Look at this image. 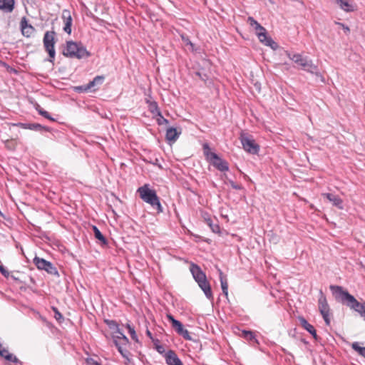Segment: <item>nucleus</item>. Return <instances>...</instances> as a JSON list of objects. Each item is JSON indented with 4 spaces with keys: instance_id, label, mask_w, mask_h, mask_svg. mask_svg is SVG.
<instances>
[{
    "instance_id": "1",
    "label": "nucleus",
    "mask_w": 365,
    "mask_h": 365,
    "mask_svg": "<svg viewBox=\"0 0 365 365\" xmlns=\"http://www.w3.org/2000/svg\"><path fill=\"white\" fill-rule=\"evenodd\" d=\"M329 289L335 300L358 312L365 321V302H359L341 286L330 285Z\"/></svg>"
},
{
    "instance_id": "2",
    "label": "nucleus",
    "mask_w": 365,
    "mask_h": 365,
    "mask_svg": "<svg viewBox=\"0 0 365 365\" xmlns=\"http://www.w3.org/2000/svg\"><path fill=\"white\" fill-rule=\"evenodd\" d=\"M63 55L68 58L82 59L88 58L91 53L86 49L81 42H76L73 41H66V46L64 47Z\"/></svg>"
},
{
    "instance_id": "3",
    "label": "nucleus",
    "mask_w": 365,
    "mask_h": 365,
    "mask_svg": "<svg viewBox=\"0 0 365 365\" xmlns=\"http://www.w3.org/2000/svg\"><path fill=\"white\" fill-rule=\"evenodd\" d=\"M137 192L140 197L146 203L150 204L153 209L156 210L158 213L163 212V207L155 190L150 189L149 185L145 184L140 187Z\"/></svg>"
},
{
    "instance_id": "4",
    "label": "nucleus",
    "mask_w": 365,
    "mask_h": 365,
    "mask_svg": "<svg viewBox=\"0 0 365 365\" xmlns=\"http://www.w3.org/2000/svg\"><path fill=\"white\" fill-rule=\"evenodd\" d=\"M287 56L297 63L299 68L309 72L312 74L319 76L318 66L313 63V61L307 56H303L299 53L291 54L287 53Z\"/></svg>"
},
{
    "instance_id": "5",
    "label": "nucleus",
    "mask_w": 365,
    "mask_h": 365,
    "mask_svg": "<svg viewBox=\"0 0 365 365\" xmlns=\"http://www.w3.org/2000/svg\"><path fill=\"white\" fill-rule=\"evenodd\" d=\"M203 153L206 160L211 163L216 169L221 172L229 170L228 163L222 159L217 154L210 151L208 143H204L202 145Z\"/></svg>"
},
{
    "instance_id": "6",
    "label": "nucleus",
    "mask_w": 365,
    "mask_h": 365,
    "mask_svg": "<svg viewBox=\"0 0 365 365\" xmlns=\"http://www.w3.org/2000/svg\"><path fill=\"white\" fill-rule=\"evenodd\" d=\"M320 297L318 300L319 311L322 316L326 325L329 326L331 323V310L329 305L327 302L326 296L322 290L319 292Z\"/></svg>"
},
{
    "instance_id": "7",
    "label": "nucleus",
    "mask_w": 365,
    "mask_h": 365,
    "mask_svg": "<svg viewBox=\"0 0 365 365\" xmlns=\"http://www.w3.org/2000/svg\"><path fill=\"white\" fill-rule=\"evenodd\" d=\"M54 31H46L44 34L43 42L45 50L48 52L49 58L48 61L53 63L56 51H55V41H54Z\"/></svg>"
},
{
    "instance_id": "8",
    "label": "nucleus",
    "mask_w": 365,
    "mask_h": 365,
    "mask_svg": "<svg viewBox=\"0 0 365 365\" xmlns=\"http://www.w3.org/2000/svg\"><path fill=\"white\" fill-rule=\"evenodd\" d=\"M244 150L251 154H257L259 146L255 143L253 138L247 133H242L240 137Z\"/></svg>"
},
{
    "instance_id": "9",
    "label": "nucleus",
    "mask_w": 365,
    "mask_h": 365,
    "mask_svg": "<svg viewBox=\"0 0 365 365\" xmlns=\"http://www.w3.org/2000/svg\"><path fill=\"white\" fill-rule=\"evenodd\" d=\"M167 318L172 324V327L180 336H182L186 340H192L190 332L187 329H184L183 324L180 321L175 319L170 314H167Z\"/></svg>"
},
{
    "instance_id": "10",
    "label": "nucleus",
    "mask_w": 365,
    "mask_h": 365,
    "mask_svg": "<svg viewBox=\"0 0 365 365\" xmlns=\"http://www.w3.org/2000/svg\"><path fill=\"white\" fill-rule=\"evenodd\" d=\"M20 29L24 37L30 38L34 35L36 29L28 23L26 17L24 16L20 21Z\"/></svg>"
},
{
    "instance_id": "11",
    "label": "nucleus",
    "mask_w": 365,
    "mask_h": 365,
    "mask_svg": "<svg viewBox=\"0 0 365 365\" xmlns=\"http://www.w3.org/2000/svg\"><path fill=\"white\" fill-rule=\"evenodd\" d=\"M61 19H63L64 26H63V31L68 34H71V26H72V22L73 19L71 15V12L68 9H63L62 11V15Z\"/></svg>"
},
{
    "instance_id": "12",
    "label": "nucleus",
    "mask_w": 365,
    "mask_h": 365,
    "mask_svg": "<svg viewBox=\"0 0 365 365\" xmlns=\"http://www.w3.org/2000/svg\"><path fill=\"white\" fill-rule=\"evenodd\" d=\"M190 270L195 280L198 283L206 279L205 274L202 271L201 268L196 264L191 263Z\"/></svg>"
},
{
    "instance_id": "13",
    "label": "nucleus",
    "mask_w": 365,
    "mask_h": 365,
    "mask_svg": "<svg viewBox=\"0 0 365 365\" xmlns=\"http://www.w3.org/2000/svg\"><path fill=\"white\" fill-rule=\"evenodd\" d=\"M181 133V128L170 127L166 130L165 138L168 141L174 143L178 139Z\"/></svg>"
},
{
    "instance_id": "14",
    "label": "nucleus",
    "mask_w": 365,
    "mask_h": 365,
    "mask_svg": "<svg viewBox=\"0 0 365 365\" xmlns=\"http://www.w3.org/2000/svg\"><path fill=\"white\" fill-rule=\"evenodd\" d=\"M166 364L168 365H183L176 353L173 350H169L165 354Z\"/></svg>"
},
{
    "instance_id": "15",
    "label": "nucleus",
    "mask_w": 365,
    "mask_h": 365,
    "mask_svg": "<svg viewBox=\"0 0 365 365\" xmlns=\"http://www.w3.org/2000/svg\"><path fill=\"white\" fill-rule=\"evenodd\" d=\"M322 195L331 202L333 206L339 210L344 209L343 200L338 195L333 193H323Z\"/></svg>"
},
{
    "instance_id": "16",
    "label": "nucleus",
    "mask_w": 365,
    "mask_h": 365,
    "mask_svg": "<svg viewBox=\"0 0 365 365\" xmlns=\"http://www.w3.org/2000/svg\"><path fill=\"white\" fill-rule=\"evenodd\" d=\"M258 38L260 42L264 45L269 46L273 50H276L278 48V44L270 36L267 35V31L264 33L258 34Z\"/></svg>"
},
{
    "instance_id": "17",
    "label": "nucleus",
    "mask_w": 365,
    "mask_h": 365,
    "mask_svg": "<svg viewBox=\"0 0 365 365\" xmlns=\"http://www.w3.org/2000/svg\"><path fill=\"white\" fill-rule=\"evenodd\" d=\"M19 125L21 128H22L29 129V130H35V131H40V132H41L43 130H45V131H47V132H50L51 130V128L47 127V126H43V125H41L39 123H19Z\"/></svg>"
},
{
    "instance_id": "18",
    "label": "nucleus",
    "mask_w": 365,
    "mask_h": 365,
    "mask_svg": "<svg viewBox=\"0 0 365 365\" xmlns=\"http://www.w3.org/2000/svg\"><path fill=\"white\" fill-rule=\"evenodd\" d=\"M299 321L300 325L305 330H307L310 334H312V336L314 337V339L317 340L318 336L317 334V331H316L315 328L312 324H310L307 321V319L303 317H299Z\"/></svg>"
},
{
    "instance_id": "19",
    "label": "nucleus",
    "mask_w": 365,
    "mask_h": 365,
    "mask_svg": "<svg viewBox=\"0 0 365 365\" xmlns=\"http://www.w3.org/2000/svg\"><path fill=\"white\" fill-rule=\"evenodd\" d=\"M15 8V0H0V10L11 13Z\"/></svg>"
},
{
    "instance_id": "20",
    "label": "nucleus",
    "mask_w": 365,
    "mask_h": 365,
    "mask_svg": "<svg viewBox=\"0 0 365 365\" xmlns=\"http://www.w3.org/2000/svg\"><path fill=\"white\" fill-rule=\"evenodd\" d=\"M197 284L199 287L201 288V289L203 291L206 297L209 299H212L213 296L211 290V287L210 283L207 282V278L202 280L201 282H198Z\"/></svg>"
},
{
    "instance_id": "21",
    "label": "nucleus",
    "mask_w": 365,
    "mask_h": 365,
    "mask_svg": "<svg viewBox=\"0 0 365 365\" xmlns=\"http://www.w3.org/2000/svg\"><path fill=\"white\" fill-rule=\"evenodd\" d=\"M339 7L346 12H351L355 10V6L349 0H336Z\"/></svg>"
},
{
    "instance_id": "22",
    "label": "nucleus",
    "mask_w": 365,
    "mask_h": 365,
    "mask_svg": "<svg viewBox=\"0 0 365 365\" xmlns=\"http://www.w3.org/2000/svg\"><path fill=\"white\" fill-rule=\"evenodd\" d=\"M247 22L250 25L254 28L255 30L256 34L258 36V34L264 33L266 29L262 26L253 17L249 16L247 19Z\"/></svg>"
},
{
    "instance_id": "23",
    "label": "nucleus",
    "mask_w": 365,
    "mask_h": 365,
    "mask_svg": "<svg viewBox=\"0 0 365 365\" xmlns=\"http://www.w3.org/2000/svg\"><path fill=\"white\" fill-rule=\"evenodd\" d=\"M220 272V280L221 283V288L222 290V293L227 297L228 295V284L226 277L223 275L222 272L219 269Z\"/></svg>"
},
{
    "instance_id": "24",
    "label": "nucleus",
    "mask_w": 365,
    "mask_h": 365,
    "mask_svg": "<svg viewBox=\"0 0 365 365\" xmlns=\"http://www.w3.org/2000/svg\"><path fill=\"white\" fill-rule=\"evenodd\" d=\"M33 262H34V264L36 266V267L38 269H41V270H44V269L46 268V266H48V261L43 259V258H40L38 257H35L33 259Z\"/></svg>"
},
{
    "instance_id": "25",
    "label": "nucleus",
    "mask_w": 365,
    "mask_h": 365,
    "mask_svg": "<svg viewBox=\"0 0 365 365\" xmlns=\"http://www.w3.org/2000/svg\"><path fill=\"white\" fill-rule=\"evenodd\" d=\"M119 336H113V342L115 344H120L121 346H126L129 343V340L126 336H125L122 331L118 333Z\"/></svg>"
},
{
    "instance_id": "26",
    "label": "nucleus",
    "mask_w": 365,
    "mask_h": 365,
    "mask_svg": "<svg viewBox=\"0 0 365 365\" xmlns=\"http://www.w3.org/2000/svg\"><path fill=\"white\" fill-rule=\"evenodd\" d=\"M147 103H148V110L152 114L154 115H160L161 111L157 102L148 101Z\"/></svg>"
},
{
    "instance_id": "27",
    "label": "nucleus",
    "mask_w": 365,
    "mask_h": 365,
    "mask_svg": "<svg viewBox=\"0 0 365 365\" xmlns=\"http://www.w3.org/2000/svg\"><path fill=\"white\" fill-rule=\"evenodd\" d=\"M104 76H97L87 84V88L92 90L96 86L101 85L104 81Z\"/></svg>"
},
{
    "instance_id": "28",
    "label": "nucleus",
    "mask_w": 365,
    "mask_h": 365,
    "mask_svg": "<svg viewBox=\"0 0 365 365\" xmlns=\"http://www.w3.org/2000/svg\"><path fill=\"white\" fill-rule=\"evenodd\" d=\"M104 322L106 325L113 330H115L116 333H120V329H119L118 324L115 320L110 319H104Z\"/></svg>"
},
{
    "instance_id": "29",
    "label": "nucleus",
    "mask_w": 365,
    "mask_h": 365,
    "mask_svg": "<svg viewBox=\"0 0 365 365\" xmlns=\"http://www.w3.org/2000/svg\"><path fill=\"white\" fill-rule=\"evenodd\" d=\"M205 222L207 225L210 227L211 230L214 233H220V227L218 224L213 223L212 220L210 218H205Z\"/></svg>"
},
{
    "instance_id": "30",
    "label": "nucleus",
    "mask_w": 365,
    "mask_h": 365,
    "mask_svg": "<svg viewBox=\"0 0 365 365\" xmlns=\"http://www.w3.org/2000/svg\"><path fill=\"white\" fill-rule=\"evenodd\" d=\"M44 270L50 274L59 277V273H58L56 267H54L53 264L51 262H48V266H46V268L44 269Z\"/></svg>"
},
{
    "instance_id": "31",
    "label": "nucleus",
    "mask_w": 365,
    "mask_h": 365,
    "mask_svg": "<svg viewBox=\"0 0 365 365\" xmlns=\"http://www.w3.org/2000/svg\"><path fill=\"white\" fill-rule=\"evenodd\" d=\"M351 348L356 351L359 355L364 356L365 358V347H361L359 346V342H354L351 344Z\"/></svg>"
},
{
    "instance_id": "32",
    "label": "nucleus",
    "mask_w": 365,
    "mask_h": 365,
    "mask_svg": "<svg viewBox=\"0 0 365 365\" xmlns=\"http://www.w3.org/2000/svg\"><path fill=\"white\" fill-rule=\"evenodd\" d=\"M242 336L246 339L247 340H249V341H255L256 342H257V340L255 339V335L254 334V332L251 331H246V330H244L242 333Z\"/></svg>"
},
{
    "instance_id": "33",
    "label": "nucleus",
    "mask_w": 365,
    "mask_h": 365,
    "mask_svg": "<svg viewBox=\"0 0 365 365\" xmlns=\"http://www.w3.org/2000/svg\"><path fill=\"white\" fill-rule=\"evenodd\" d=\"M126 328L128 330V332L130 335L131 339L133 340H134L135 341L138 342V336L135 333L134 328L129 324H126Z\"/></svg>"
},
{
    "instance_id": "34",
    "label": "nucleus",
    "mask_w": 365,
    "mask_h": 365,
    "mask_svg": "<svg viewBox=\"0 0 365 365\" xmlns=\"http://www.w3.org/2000/svg\"><path fill=\"white\" fill-rule=\"evenodd\" d=\"M5 359L8 361L13 362L16 365H22V363L19 361V359L13 354H7L5 356Z\"/></svg>"
},
{
    "instance_id": "35",
    "label": "nucleus",
    "mask_w": 365,
    "mask_h": 365,
    "mask_svg": "<svg viewBox=\"0 0 365 365\" xmlns=\"http://www.w3.org/2000/svg\"><path fill=\"white\" fill-rule=\"evenodd\" d=\"M95 237L98 240L102 245H106L108 244L107 239L104 237V235L101 233V231L97 232L96 234H94Z\"/></svg>"
},
{
    "instance_id": "36",
    "label": "nucleus",
    "mask_w": 365,
    "mask_h": 365,
    "mask_svg": "<svg viewBox=\"0 0 365 365\" xmlns=\"http://www.w3.org/2000/svg\"><path fill=\"white\" fill-rule=\"evenodd\" d=\"M5 146L7 149L10 150H14L16 148V142L14 140H6L5 141Z\"/></svg>"
},
{
    "instance_id": "37",
    "label": "nucleus",
    "mask_w": 365,
    "mask_h": 365,
    "mask_svg": "<svg viewBox=\"0 0 365 365\" xmlns=\"http://www.w3.org/2000/svg\"><path fill=\"white\" fill-rule=\"evenodd\" d=\"M52 310L54 312V317L58 322H61L62 320H63V317L62 314L56 307H53Z\"/></svg>"
},
{
    "instance_id": "38",
    "label": "nucleus",
    "mask_w": 365,
    "mask_h": 365,
    "mask_svg": "<svg viewBox=\"0 0 365 365\" xmlns=\"http://www.w3.org/2000/svg\"><path fill=\"white\" fill-rule=\"evenodd\" d=\"M38 114L41 115V116L44 117L46 119H48L51 121H55V119L53 118H52L51 115H50V113L45 110H39Z\"/></svg>"
},
{
    "instance_id": "39",
    "label": "nucleus",
    "mask_w": 365,
    "mask_h": 365,
    "mask_svg": "<svg viewBox=\"0 0 365 365\" xmlns=\"http://www.w3.org/2000/svg\"><path fill=\"white\" fill-rule=\"evenodd\" d=\"M227 182L235 190H240L243 188L242 185L237 184L232 180H227Z\"/></svg>"
},
{
    "instance_id": "40",
    "label": "nucleus",
    "mask_w": 365,
    "mask_h": 365,
    "mask_svg": "<svg viewBox=\"0 0 365 365\" xmlns=\"http://www.w3.org/2000/svg\"><path fill=\"white\" fill-rule=\"evenodd\" d=\"M154 344L155 346V349L156 351L160 354H163L165 353V348L163 345L161 344H159V342H156V341H154Z\"/></svg>"
},
{
    "instance_id": "41",
    "label": "nucleus",
    "mask_w": 365,
    "mask_h": 365,
    "mask_svg": "<svg viewBox=\"0 0 365 365\" xmlns=\"http://www.w3.org/2000/svg\"><path fill=\"white\" fill-rule=\"evenodd\" d=\"M159 118H158V125H163V124H168L169 121L168 119L165 118L162 113H160V115H158Z\"/></svg>"
},
{
    "instance_id": "42",
    "label": "nucleus",
    "mask_w": 365,
    "mask_h": 365,
    "mask_svg": "<svg viewBox=\"0 0 365 365\" xmlns=\"http://www.w3.org/2000/svg\"><path fill=\"white\" fill-rule=\"evenodd\" d=\"M11 353L9 352L8 349L4 348L2 346L0 348V356L5 359V356L7 354H10Z\"/></svg>"
},
{
    "instance_id": "43",
    "label": "nucleus",
    "mask_w": 365,
    "mask_h": 365,
    "mask_svg": "<svg viewBox=\"0 0 365 365\" xmlns=\"http://www.w3.org/2000/svg\"><path fill=\"white\" fill-rule=\"evenodd\" d=\"M76 91H81V92H87L88 91H91L90 88H87V84L84 86H81L76 87Z\"/></svg>"
},
{
    "instance_id": "44",
    "label": "nucleus",
    "mask_w": 365,
    "mask_h": 365,
    "mask_svg": "<svg viewBox=\"0 0 365 365\" xmlns=\"http://www.w3.org/2000/svg\"><path fill=\"white\" fill-rule=\"evenodd\" d=\"M0 272L1 273L2 275H4L6 277H8L9 275V272H8V270L1 264H0Z\"/></svg>"
},
{
    "instance_id": "45",
    "label": "nucleus",
    "mask_w": 365,
    "mask_h": 365,
    "mask_svg": "<svg viewBox=\"0 0 365 365\" xmlns=\"http://www.w3.org/2000/svg\"><path fill=\"white\" fill-rule=\"evenodd\" d=\"M87 365H102L101 364L98 363L97 361L94 360L92 358L88 359L86 360Z\"/></svg>"
},
{
    "instance_id": "46",
    "label": "nucleus",
    "mask_w": 365,
    "mask_h": 365,
    "mask_svg": "<svg viewBox=\"0 0 365 365\" xmlns=\"http://www.w3.org/2000/svg\"><path fill=\"white\" fill-rule=\"evenodd\" d=\"M115 346L117 347L118 349V351L120 352V354L122 355L123 357H125V356L123 354V346H121L120 344H117L115 343Z\"/></svg>"
},
{
    "instance_id": "47",
    "label": "nucleus",
    "mask_w": 365,
    "mask_h": 365,
    "mask_svg": "<svg viewBox=\"0 0 365 365\" xmlns=\"http://www.w3.org/2000/svg\"><path fill=\"white\" fill-rule=\"evenodd\" d=\"M146 334H147V336H148L150 339H152V340H153V342H154V341H156V342H158V343L159 342V340H158V339H153V334H152V333L150 332V331L149 329H147V330H146Z\"/></svg>"
},
{
    "instance_id": "48",
    "label": "nucleus",
    "mask_w": 365,
    "mask_h": 365,
    "mask_svg": "<svg viewBox=\"0 0 365 365\" xmlns=\"http://www.w3.org/2000/svg\"><path fill=\"white\" fill-rule=\"evenodd\" d=\"M123 354L125 356V357H124V358L126 359L129 361H130V359H129L130 352L128 350H126L125 349H123Z\"/></svg>"
},
{
    "instance_id": "49",
    "label": "nucleus",
    "mask_w": 365,
    "mask_h": 365,
    "mask_svg": "<svg viewBox=\"0 0 365 365\" xmlns=\"http://www.w3.org/2000/svg\"><path fill=\"white\" fill-rule=\"evenodd\" d=\"M196 75L202 81H206L207 76L205 74L202 75L200 72H196Z\"/></svg>"
},
{
    "instance_id": "50",
    "label": "nucleus",
    "mask_w": 365,
    "mask_h": 365,
    "mask_svg": "<svg viewBox=\"0 0 365 365\" xmlns=\"http://www.w3.org/2000/svg\"><path fill=\"white\" fill-rule=\"evenodd\" d=\"M182 39H183V41H185L186 42V43H187V45H190V46H191V48H192V50H194V44H193V43H192V42H191L188 38L185 39V38L182 37Z\"/></svg>"
},
{
    "instance_id": "51",
    "label": "nucleus",
    "mask_w": 365,
    "mask_h": 365,
    "mask_svg": "<svg viewBox=\"0 0 365 365\" xmlns=\"http://www.w3.org/2000/svg\"><path fill=\"white\" fill-rule=\"evenodd\" d=\"M92 229H93L94 234H96L97 232L100 231L99 229L96 225H93Z\"/></svg>"
},
{
    "instance_id": "52",
    "label": "nucleus",
    "mask_w": 365,
    "mask_h": 365,
    "mask_svg": "<svg viewBox=\"0 0 365 365\" xmlns=\"http://www.w3.org/2000/svg\"><path fill=\"white\" fill-rule=\"evenodd\" d=\"M343 29H344L345 32L349 31V28L348 26H346L343 25Z\"/></svg>"
},
{
    "instance_id": "53",
    "label": "nucleus",
    "mask_w": 365,
    "mask_h": 365,
    "mask_svg": "<svg viewBox=\"0 0 365 365\" xmlns=\"http://www.w3.org/2000/svg\"><path fill=\"white\" fill-rule=\"evenodd\" d=\"M36 110L38 112L39 110H43L38 104L36 106Z\"/></svg>"
},
{
    "instance_id": "54",
    "label": "nucleus",
    "mask_w": 365,
    "mask_h": 365,
    "mask_svg": "<svg viewBox=\"0 0 365 365\" xmlns=\"http://www.w3.org/2000/svg\"><path fill=\"white\" fill-rule=\"evenodd\" d=\"M27 1L28 4H31V3H34L36 1V0H26Z\"/></svg>"
},
{
    "instance_id": "55",
    "label": "nucleus",
    "mask_w": 365,
    "mask_h": 365,
    "mask_svg": "<svg viewBox=\"0 0 365 365\" xmlns=\"http://www.w3.org/2000/svg\"><path fill=\"white\" fill-rule=\"evenodd\" d=\"M0 216L3 218H5V215L2 213V212L0 210Z\"/></svg>"
},
{
    "instance_id": "56",
    "label": "nucleus",
    "mask_w": 365,
    "mask_h": 365,
    "mask_svg": "<svg viewBox=\"0 0 365 365\" xmlns=\"http://www.w3.org/2000/svg\"><path fill=\"white\" fill-rule=\"evenodd\" d=\"M302 341L305 344L307 343V341L304 339H302Z\"/></svg>"
}]
</instances>
